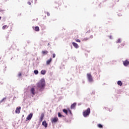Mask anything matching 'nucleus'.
<instances>
[{"mask_svg":"<svg viewBox=\"0 0 129 129\" xmlns=\"http://www.w3.org/2000/svg\"><path fill=\"white\" fill-rule=\"evenodd\" d=\"M46 85L45 82V79H42L39 83H37V86L38 87V88H40V89H42V88H44Z\"/></svg>","mask_w":129,"mask_h":129,"instance_id":"obj_1","label":"nucleus"},{"mask_svg":"<svg viewBox=\"0 0 129 129\" xmlns=\"http://www.w3.org/2000/svg\"><path fill=\"white\" fill-rule=\"evenodd\" d=\"M89 114H90V108H88L83 112V115L84 117H87Z\"/></svg>","mask_w":129,"mask_h":129,"instance_id":"obj_2","label":"nucleus"},{"mask_svg":"<svg viewBox=\"0 0 129 129\" xmlns=\"http://www.w3.org/2000/svg\"><path fill=\"white\" fill-rule=\"evenodd\" d=\"M87 77L89 82H93V78H92V76H91V74H87Z\"/></svg>","mask_w":129,"mask_h":129,"instance_id":"obj_3","label":"nucleus"},{"mask_svg":"<svg viewBox=\"0 0 129 129\" xmlns=\"http://www.w3.org/2000/svg\"><path fill=\"white\" fill-rule=\"evenodd\" d=\"M32 117H33V113H31L27 116L26 120V121L28 120H31Z\"/></svg>","mask_w":129,"mask_h":129,"instance_id":"obj_4","label":"nucleus"},{"mask_svg":"<svg viewBox=\"0 0 129 129\" xmlns=\"http://www.w3.org/2000/svg\"><path fill=\"white\" fill-rule=\"evenodd\" d=\"M15 112L16 113H20V112H21V107H17Z\"/></svg>","mask_w":129,"mask_h":129,"instance_id":"obj_5","label":"nucleus"},{"mask_svg":"<svg viewBox=\"0 0 129 129\" xmlns=\"http://www.w3.org/2000/svg\"><path fill=\"white\" fill-rule=\"evenodd\" d=\"M58 121V117H55L51 119V122H57Z\"/></svg>","mask_w":129,"mask_h":129,"instance_id":"obj_6","label":"nucleus"},{"mask_svg":"<svg viewBox=\"0 0 129 129\" xmlns=\"http://www.w3.org/2000/svg\"><path fill=\"white\" fill-rule=\"evenodd\" d=\"M123 64L124 66H127L128 65H129L128 60H126L123 61Z\"/></svg>","mask_w":129,"mask_h":129,"instance_id":"obj_7","label":"nucleus"},{"mask_svg":"<svg viewBox=\"0 0 129 129\" xmlns=\"http://www.w3.org/2000/svg\"><path fill=\"white\" fill-rule=\"evenodd\" d=\"M42 125L44 126V127H47L48 126V124L46 122V121H43L42 123Z\"/></svg>","mask_w":129,"mask_h":129,"instance_id":"obj_8","label":"nucleus"},{"mask_svg":"<svg viewBox=\"0 0 129 129\" xmlns=\"http://www.w3.org/2000/svg\"><path fill=\"white\" fill-rule=\"evenodd\" d=\"M51 61H52V58H50V59H48L46 61V65H49Z\"/></svg>","mask_w":129,"mask_h":129,"instance_id":"obj_9","label":"nucleus"},{"mask_svg":"<svg viewBox=\"0 0 129 129\" xmlns=\"http://www.w3.org/2000/svg\"><path fill=\"white\" fill-rule=\"evenodd\" d=\"M76 103H74L72 104L71 106V109H74V108H75V106H76Z\"/></svg>","mask_w":129,"mask_h":129,"instance_id":"obj_10","label":"nucleus"},{"mask_svg":"<svg viewBox=\"0 0 129 129\" xmlns=\"http://www.w3.org/2000/svg\"><path fill=\"white\" fill-rule=\"evenodd\" d=\"M44 113H41L39 120L40 122L42 121L43 118H44Z\"/></svg>","mask_w":129,"mask_h":129,"instance_id":"obj_11","label":"nucleus"},{"mask_svg":"<svg viewBox=\"0 0 129 129\" xmlns=\"http://www.w3.org/2000/svg\"><path fill=\"white\" fill-rule=\"evenodd\" d=\"M72 44L74 47H75V48H76V49H77V48H79V46H78V44H77V43L75 42H73Z\"/></svg>","mask_w":129,"mask_h":129,"instance_id":"obj_12","label":"nucleus"},{"mask_svg":"<svg viewBox=\"0 0 129 129\" xmlns=\"http://www.w3.org/2000/svg\"><path fill=\"white\" fill-rule=\"evenodd\" d=\"M30 91L33 95H35V89L34 88H32L30 90Z\"/></svg>","mask_w":129,"mask_h":129,"instance_id":"obj_13","label":"nucleus"},{"mask_svg":"<svg viewBox=\"0 0 129 129\" xmlns=\"http://www.w3.org/2000/svg\"><path fill=\"white\" fill-rule=\"evenodd\" d=\"M48 53H49V52L47 50H43L42 51V54H43V55H47L48 54Z\"/></svg>","mask_w":129,"mask_h":129,"instance_id":"obj_14","label":"nucleus"},{"mask_svg":"<svg viewBox=\"0 0 129 129\" xmlns=\"http://www.w3.org/2000/svg\"><path fill=\"white\" fill-rule=\"evenodd\" d=\"M34 30L36 32H39V31H40V28H39V27L38 26H36L34 28Z\"/></svg>","mask_w":129,"mask_h":129,"instance_id":"obj_15","label":"nucleus"},{"mask_svg":"<svg viewBox=\"0 0 129 129\" xmlns=\"http://www.w3.org/2000/svg\"><path fill=\"white\" fill-rule=\"evenodd\" d=\"M58 117H65L64 115H62V114H61L60 112L58 113Z\"/></svg>","mask_w":129,"mask_h":129,"instance_id":"obj_16","label":"nucleus"},{"mask_svg":"<svg viewBox=\"0 0 129 129\" xmlns=\"http://www.w3.org/2000/svg\"><path fill=\"white\" fill-rule=\"evenodd\" d=\"M62 111H63V112L66 113V114H67H67H68V111L66 109H63L62 110Z\"/></svg>","mask_w":129,"mask_h":129,"instance_id":"obj_17","label":"nucleus"},{"mask_svg":"<svg viewBox=\"0 0 129 129\" xmlns=\"http://www.w3.org/2000/svg\"><path fill=\"white\" fill-rule=\"evenodd\" d=\"M117 84L118 85H119V86H121V85H122V82H121V81H118L117 82Z\"/></svg>","mask_w":129,"mask_h":129,"instance_id":"obj_18","label":"nucleus"},{"mask_svg":"<svg viewBox=\"0 0 129 129\" xmlns=\"http://www.w3.org/2000/svg\"><path fill=\"white\" fill-rule=\"evenodd\" d=\"M8 28H9L8 25H4L3 26L2 29L3 30H5V29H8Z\"/></svg>","mask_w":129,"mask_h":129,"instance_id":"obj_19","label":"nucleus"},{"mask_svg":"<svg viewBox=\"0 0 129 129\" xmlns=\"http://www.w3.org/2000/svg\"><path fill=\"white\" fill-rule=\"evenodd\" d=\"M41 74H42V75H45V74H46V71L42 70L41 71Z\"/></svg>","mask_w":129,"mask_h":129,"instance_id":"obj_20","label":"nucleus"},{"mask_svg":"<svg viewBox=\"0 0 129 129\" xmlns=\"http://www.w3.org/2000/svg\"><path fill=\"white\" fill-rule=\"evenodd\" d=\"M97 126L99 127V128H102L103 126L101 124H98Z\"/></svg>","mask_w":129,"mask_h":129,"instance_id":"obj_21","label":"nucleus"},{"mask_svg":"<svg viewBox=\"0 0 129 129\" xmlns=\"http://www.w3.org/2000/svg\"><path fill=\"white\" fill-rule=\"evenodd\" d=\"M89 38H87V37H86L85 38H83L82 41H88V40H89Z\"/></svg>","mask_w":129,"mask_h":129,"instance_id":"obj_22","label":"nucleus"},{"mask_svg":"<svg viewBox=\"0 0 129 129\" xmlns=\"http://www.w3.org/2000/svg\"><path fill=\"white\" fill-rule=\"evenodd\" d=\"M34 74H35L36 75H37V74H38L39 73V71H38V70H35L34 71Z\"/></svg>","mask_w":129,"mask_h":129,"instance_id":"obj_23","label":"nucleus"},{"mask_svg":"<svg viewBox=\"0 0 129 129\" xmlns=\"http://www.w3.org/2000/svg\"><path fill=\"white\" fill-rule=\"evenodd\" d=\"M7 99V98H4L2 100L0 101V103H2L4 101V100H6Z\"/></svg>","mask_w":129,"mask_h":129,"instance_id":"obj_24","label":"nucleus"},{"mask_svg":"<svg viewBox=\"0 0 129 129\" xmlns=\"http://www.w3.org/2000/svg\"><path fill=\"white\" fill-rule=\"evenodd\" d=\"M121 41L120 40V39H118V40L116 41V43H121Z\"/></svg>","mask_w":129,"mask_h":129,"instance_id":"obj_25","label":"nucleus"},{"mask_svg":"<svg viewBox=\"0 0 129 129\" xmlns=\"http://www.w3.org/2000/svg\"><path fill=\"white\" fill-rule=\"evenodd\" d=\"M76 42H78V43H80L81 41L80 39H76Z\"/></svg>","mask_w":129,"mask_h":129,"instance_id":"obj_26","label":"nucleus"},{"mask_svg":"<svg viewBox=\"0 0 129 129\" xmlns=\"http://www.w3.org/2000/svg\"><path fill=\"white\" fill-rule=\"evenodd\" d=\"M55 57H56V54L55 53H53L52 58H55Z\"/></svg>","mask_w":129,"mask_h":129,"instance_id":"obj_27","label":"nucleus"},{"mask_svg":"<svg viewBox=\"0 0 129 129\" xmlns=\"http://www.w3.org/2000/svg\"><path fill=\"white\" fill-rule=\"evenodd\" d=\"M45 14H47V16L48 17H49V16H50V13H49V12H46V13H45Z\"/></svg>","mask_w":129,"mask_h":129,"instance_id":"obj_28","label":"nucleus"},{"mask_svg":"<svg viewBox=\"0 0 129 129\" xmlns=\"http://www.w3.org/2000/svg\"><path fill=\"white\" fill-rule=\"evenodd\" d=\"M18 76H19V77H20V76H22V73H19L18 74Z\"/></svg>","mask_w":129,"mask_h":129,"instance_id":"obj_29","label":"nucleus"},{"mask_svg":"<svg viewBox=\"0 0 129 129\" xmlns=\"http://www.w3.org/2000/svg\"><path fill=\"white\" fill-rule=\"evenodd\" d=\"M28 4L29 6H31V2H28Z\"/></svg>","mask_w":129,"mask_h":129,"instance_id":"obj_30","label":"nucleus"},{"mask_svg":"<svg viewBox=\"0 0 129 129\" xmlns=\"http://www.w3.org/2000/svg\"><path fill=\"white\" fill-rule=\"evenodd\" d=\"M69 111L70 113H71H71H72L71 112V110H69Z\"/></svg>","mask_w":129,"mask_h":129,"instance_id":"obj_31","label":"nucleus"},{"mask_svg":"<svg viewBox=\"0 0 129 129\" xmlns=\"http://www.w3.org/2000/svg\"><path fill=\"white\" fill-rule=\"evenodd\" d=\"M90 38H91V39H92V38H93V37L92 36H91L90 37Z\"/></svg>","mask_w":129,"mask_h":129,"instance_id":"obj_32","label":"nucleus"},{"mask_svg":"<svg viewBox=\"0 0 129 129\" xmlns=\"http://www.w3.org/2000/svg\"><path fill=\"white\" fill-rule=\"evenodd\" d=\"M109 38H110V39H112V36H109Z\"/></svg>","mask_w":129,"mask_h":129,"instance_id":"obj_33","label":"nucleus"},{"mask_svg":"<svg viewBox=\"0 0 129 129\" xmlns=\"http://www.w3.org/2000/svg\"><path fill=\"white\" fill-rule=\"evenodd\" d=\"M121 45H123V46H124V43H123Z\"/></svg>","mask_w":129,"mask_h":129,"instance_id":"obj_34","label":"nucleus"},{"mask_svg":"<svg viewBox=\"0 0 129 129\" xmlns=\"http://www.w3.org/2000/svg\"><path fill=\"white\" fill-rule=\"evenodd\" d=\"M50 45V43H48V46H49Z\"/></svg>","mask_w":129,"mask_h":129,"instance_id":"obj_35","label":"nucleus"},{"mask_svg":"<svg viewBox=\"0 0 129 129\" xmlns=\"http://www.w3.org/2000/svg\"><path fill=\"white\" fill-rule=\"evenodd\" d=\"M0 20H2V17H0Z\"/></svg>","mask_w":129,"mask_h":129,"instance_id":"obj_36","label":"nucleus"}]
</instances>
